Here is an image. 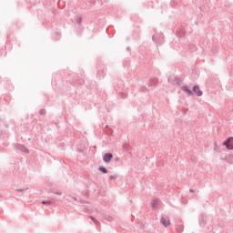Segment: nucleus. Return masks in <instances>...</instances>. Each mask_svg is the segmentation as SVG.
Segmentation results:
<instances>
[{"label":"nucleus","mask_w":233,"mask_h":233,"mask_svg":"<svg viewBox=\"0 0 233 233\" xmlns=\"http://www.w3.org/2000/svg\"><path fill=\"white\" fill-rule=\"evenodd\" d=\"M193 92H194L195 94H197V96H203V91H202L201 89H199V86H195L193 87Z\"/></svg>","instance_id":"nucleus-3"},{"label":"nucleus","mask_w":233,"mask_h":233,"mask_svg":"<svg viewBox=\"0 0 233 233\" xmlns=\"http://www.w3.org/2000/svg\"><path fill=\"white\" fill-rule=\"evenodd\" d=\"M182 90H183V92H186V94H187V96L193 95L192 91L187 86H183Z\"/></svg>","instance_id":"nucleus-5"},{"label":"nucleus","mask_w":233,"mask_h":233,"mask_svg":"<svg viewBox=\"0 0 233 233\" xmlns=\"http://www.w3.org/2000/svg\"><path fill=\"white\" fill-rule=\"evenodd\" d=\"M224 146L228 150H233V137H229L226 142H224Z\"/></svg>","instance_id":"nucleus-1"},{"label":"nucleus","mask_w":233,"mask_h":233,"mask_svg":"<svg viewBox=\"0 0 233 233\" xmlns=\"http://www.w3.org/2000/svg\"><path fill=\"white\" fill-rule=\"evenodd\" d=\"M100 172H103V174H108V170L105 167H99Z\"/></svg>","instance_id":"nucleus-6"},{"label":"nucleus","mask_w":233,"mask_h":233,"mask_svg":"<svg viewBox=\"0 0 233 233\" xmlns=\"http://www.w3.org/2000/svg\"><path fill=\"white\" fill-rule=\"evenodd\" d=\"M161 223H162V225H164V227H168V225H170V220L167 218H162Z\"/></svg>","instance_id":"nucleus-4"},{"label":"nucleus","mask_w":233,"mask_h":233,"mask_svg":"<svg viewBox=\"0 0 233 233\" xmlns=\"http://www.w3.org/2000/svg\"><path fill=\"white\" fill-rule=\"evenodd\" d=\"M114 155H112V153H106L103 157V161L105 163H110V161H112Z\"/></svg>","instance_id":"nucleus-2"},{"label":"nucleus","mask_w":233,"mask_h":233,"mask_svg":"<svg viewBox=\"0 0 233 233\" xmlns=\"http://www.w3.org/2000/svg\"><path fill=\"white\" fill-rule=\"evenodd\" d=\"M43 205H48L47 201H43Z\"/></svg>","instance_id":"nucleus-7"}]
</instances>
